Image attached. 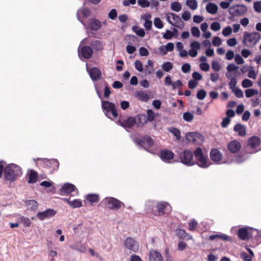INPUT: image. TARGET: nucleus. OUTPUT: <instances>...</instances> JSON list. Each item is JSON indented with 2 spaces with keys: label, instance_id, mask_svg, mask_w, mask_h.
<instances>
[{
  "label": "nucleus",
  "instance_id": "obj_1",
  "mask_svg": "<svg viewBox=\"0 0 261 261\" xmlns=\"http://www.w3.org/2000/svg\"><path fill=\"white\" fill-rule=\"evenodd\" d=\"M3 171L5 179L10 182L15 181L22 174L21 169L18 165L10 164L4 168L3 162L0 161V178L2 177Z\"/></svg>",
  "mask_w": 261,
  "mask_h": 261
},
{
  "label": "nucleus",
  "instance_id": "obj_2",
  "mask_svg": "<svg viewBox=\"0 0 261 261\" xmlns=\"http://www.w3.org/2000/svg\"><path fill=\"white\" fill-rule=\"evenodd\" d=\"M260 38V35L258 32H245L243 34L242 43L246 47H253L256 45Z\"/></svg>",
  "mask_w": 261,
  "mask_h": 261
},
{
  "label": "nucleus",
  "instance_id": "obj_3",
  "mask_svg": "<svg viewBox=\"0 0 261 261\" xmlns=\"http://www.w3.org/2000/svg\"><path fill=\"white\" fill-rule=\"evenodd\" d=\"M135 143L143 147L146 150L152 153L154 150V141L148 135L141 138H137L134 140Z\"/></svg>",
  "mask_w": 261,
  "mask_h": 261
},
{
  "label": "nucleus",
  "instance_id": "obj_4",
  "mask_svg": "<svg viewBox=\"0 0 261 261\" xmlns=\"http://www.w3.org/2000/svg\"><path fill=\"white\" fill-rule=\"evenodd\" d=\"M194 154L195 158V164L202 168H207L210 163L208 162V158L205 156L200 147H197L194 151Z\"/></svg>",
  "mask_w": 261,
  "mask_h": 261
},
{
  "label": "nucleus",
  "instance_id": "obj_5",
  "mask_svg": "<svg viewBox=\"0 0 261 261\" xmlns=\"http://www.w3.org/2000/svg\"><path fill=\"white\" fill-rule=\"evenodd\" d=\"M106 207L112 210L117 211L122 207H125V204L119 200L111 197L104 198L100 203Z\"/></svg>",
  "mask_w": 261,
  "mask_h": 261
},
{
  "label": "nucleus",
  "instance_id": "obj_6",
  "mask_svg": "<svg viewBox=\"0 0 261 261\" xmlns=\"http://www.w3.org/2000/svg\"><path fill=\"white\" fill-rule=\"evenodd\" d=\"M171 211V207L166 202L162 201L159 202L153 208L152 213L155 216H161L165 214H169Z\"/></svg>",
  "mask_w": 261,
  "mask_h": 261
},
{
  "label": "nucleus",
  "instance_id": "obj_7",
  "mask_svg": "<svg viewBox=\"0 0 261 261\" xmlns=\"http://www.w3.org/2000/svg\"><path fill=\"white\" fill-rule=\"evenodd\" d=\"M194 152L186 149L178 154L180 162L187 166H192L195 164L193 159Z\"/></svg>",
  "mask_w": 261,
  "mask_h": 261
},
{
  "label": "nucleus",
  "instance_id": "obj_8",
  "mask_svg": "<svg viewBox=\"0 0 261 261\" xmlns=\"http://www.w3.org/2000/svg\"><path fill=\"white\" fill-rule=\"evenodd\" d=\"M101 107L106 115L109 118H111V114L114 118L118 117V113L114 103L109 101L102 100Z\"/></svg>",
  "mask_w": 261,
  "mask_h": 261
},
{
  "label": "nucleus",
  "instance_id": "obj_9",
  "mask_svg": "<svg viewBox=\"0 0 261 261\" xmlns=\"http://www.w3.org/2000/svg\"><path fill=\"white\" fill-rule=\"evenodd\" d=\"M247 10V7L244 5H237L230 7L228 12L232 17H234L243 15Z\"/></svg>",
  "mask_w": 261,
  "mask_h": 261
},
{
  "label": "nucleus",
  "instance_id": "obj_10",
  "mask_svg": "<svg viewBox=\"0 0 261 261\" xmlns=\"http://www.w3.org/2000/svg\"><path fill=\"white\" fill-rule=\"evenodd\" d=\"M44 168H47L51 172L55 171L59 168V162L56 159H42L40 160Z\"/></svg>",
  "mask_w": 261,
  "mask_h": 261
},
{
  "label": "nucleus",
  "instance_id": "obj_11",
  "mask_svg": "<svg viewBox=\"0 0 261 261\" xmlns=\"http://www.w3.org/2000/svg\"><path fill=\"white\" fill-rule=\"evenodd\" d=\"M253 229L250 227H241L238 230V236L241 240H248L252 238Z\"/></svg>",
  "mask_w": 261,
  "mask_h": 261
},
{
  "label": "nucleus",
  "instance_id": "obj_12",
  "mask_svg": "<svg viewBox=\"0 0 261 261\" xmlns=\"http://www.w3.org/2000/svg\"><path fill=\"white\" fill-rule=\"evenodd\" d=\"M260 143V140L259 138L256 136H253L249 139L247 141V147H250L252 149V151H247L250 153H253L257 151V150H255V149L258 147Z\"/></svg>",
  "mask_w": 261,
  "mask_h": 261
},
{
  "label": "nucleus",
  "instance_id": "obj_13",
  "mask_svg": "<svg viewBox=\"0 0 261 261\" xmlns=\"http://www.w3.org/2000/svg\"><path fill=\"white\" fill-rule=\"evenodd\" d=\"M241 144L237 140H232L230 141L227 145L228 151L233 154L237 153L239 152L241 148Z\"/></svg>",
  "mask_w": 261,
  "mask_h": 261
},
{
  "label": "nucleus",
  "instance_id": "obj_14",
  "mask_svg": "<svg viewBox=\"0 0 261 261\" xmlns=\"http://www.w3.org/2000/svg\"><path fill=\"white\" fill-rule=\"evenodd\" d=\"M124 246L128 249L134 252H137L139 249V246L135 240L130 237L127 238L124 242Z\"/></svg>",
  "mask_w": 261,
  "mask_h": 261
},
{
  "label": "nucleus",
  "instance_id": "obj_15",
  "mask_svg": "<svg viewBox=\"0 0 261 261\" xmlns=\"http://www.w3.org/2000/svg\"><path fill=\"white\" fill-rule=\"evenodd\" d=\"M93 54V49L89 46H84L82 47L80 50H79V56H82L85 59H90Z\"/></svg>",
  "mask_w": 261,
  "mask_h": 261
},
{
  "label": "nucleus",
  "instance_id": "obj_16",
  "mask_svg": "<svg viewBox=\"0 0 261 261\" xmlns=\"http://www.w3.org/2000/svg\"><path fill=\"white\" fill-rule=\"evenodd\" d=\"M174 155V153L171 150L163 149L161 151L160 158L165 162L170 163L169 161L172 160Z\"/></svg>",
  "mask_w": 261,
  "mask_h": 261
},
{
  "label": "nucleus",
  "instance_id": "obj_17",
  "mask_svg": "<svg viewBox=\"0 0 261 261\" xmlns=\"http://www.w3.org/2000/svg\"><path fill=\"white\" fill-rule=\"evenodd\" d=\"M56 212L54 209H47L44 212L38 213L36 216L40 220H43L46 218H50L55 216Z\"/></svg>",
  "mask_w": 261,
  "mask_h": 261
},
{
  "label": "nucleus",
  "instance_id": "obj_18",
  "mask_svg": "<svg viewBox=\"0 0 261 261\" xmlns=\"http://www.w3.org/2000/svg\"><path fill=\"white\" fill-rule=\"evenodd\" d=\"M136 121L133 117H129L126 120L121 121L119 120L118 123L124 128H132L135 125Z\"/></svg>",
  "mask_w": 261,
  "mask_h": 261
},
{
  "label": "nucleus",
  "instance_id": "obj_19",
  "mask_svg": "<svg viewBox=\"0 0 261 261\" xmlns=\"http://www.w3.org/2000/svg\"><path fill=\"white\" fill-rule=\"evenodd\" d=\"M89 73L91 79L93 81H98L101 78V72L97 67L91 68L89 71Z\"/></svg>",
  "mask_w": 261,
  "mask_h": 261
},
{
  "label": "nucleus",
  "instance_id": "obj_20",
  "mask_svg": "<svg viewBox=\"0 0 261 261\" xmlns=\"http://www.w3.org/2000/svg\"><path fill=\"white\" fill-rule=\"evenodd\" d=\"M76 189L75 186L70 183L65 184L61 189V193L63 195H68Z\"/></svg>",
  "mask_w": 261,
  "mask_h": 261
},
{
  "label": "nucleus",
  "instance_id": "obj_21",
  "mask_svg": "<svg viewBox=\"0 0 261 261\" xmlns=\"http://www.w3.org/2000/svg\"><path fill=\"white\" fill-rule=\"evenodd\" d=\"M210 155L211 160L216 163L220 162L223 157L222 153L217 149H212Z\"/></svg>",
  "mask_w": 261,
  "mask_h": 261
},
{
  "label": "nucleus",
  "instance_id": "obj_22",
  "mask_svg": "<svg viewBox=\"0 0 261 261\" xmlns=\"http://www.w3.org/2000/svg\"><path fill=\"white\" fill-rule=\"evenodd\" d=\"M89 28L92 31H98L101 27V22L97 19L92 18L89 20L88 22Z\"/></svg>",
  "mask_w": 261,
  "mask_h": 261
},
{
  "label": "nucleus",
  "instance_id": "obj_23",
  "mask_svg": "<svg viewBox=\"0 0 261 261\" xmlns=\"http://www.w3.org/2000/svg\"><path fill=\"white\" fill-rule=\"evenodd\" d=\"M135 118L136 123L135 124L138 127H142L147 123L146 116L144 114H139L137 115Z\"/></svg>",
  "mask_w": 261,
  "mask_h": 261
},
{
  "label": "nucleus",
  "instance_id": "obj_24",
  "mask_svg": "<svg viewBox=\"0 0 261 261\" xmlns=\"http://www.w3.org/2000/svg\"><path fill=\"white\" fill-rule=\"evenodd\" d=\"M99 201V197L98 195L96 194H89L86 196V200L84 202L89 203L91 205H93L95 203H97Z\"/></svg>",
  "mask_w": 261,
  "mask_h": 261
},
{
  "label": "nucleus",
  "instance_id": "obj_25",
  "mask_svg": "<svg viewBox=\"0 0 261 261\" xmlns=\"http://www.w3.org/2000/svg\"><path fill=\"white\" fill-rule=\"evenodd\" d=\"M149 258L150 261H163L161 254L156 251L151 250L149 251Z\"/></svg>",
  "mask_w": 261,
  "mask_h": 261
},
{
  "label": "nucleus",
  "instance_id": "obj_26",
  "mask_svg": "<svg viewBox=\"0 0 261 261\" xmlns=\"http://www.w3.org/2000/svg\"><path fill=\"white\" fill-rule=\"evenodd\" d=\"M91 14V11L86 8H82L80 10H78L77 12V16L79 19V20L82 22V21L81 20V16L80 15H82V17H88Z\"/></svg>",
  "mask_w": 261,
  "mask_h": 261
},
{
  "label": "nucleus",
  "instance_id": "obj_27",
  "mask_svg": "<svg viewBox=\"0 0 261 261\" xmlns=\"http://www.w3.org/2000/svg\"><path fill=\"white\" fill-rule=\"evenodd\" d=\"M210 240L213 241L216 239H220L223 241L231 242V238L225 234H216L211 235L208 238Z\"/></svg>",
  "mask_w": 261,
  "mask_h": 261
},
{
  "label": "nucleus",
  "instance_id": "obj_28",
  "mask_svg": "<svg viewBox=\"0 0 261 261\" xmlns=\"http://www.w3.org/2000/svg\"><path fill=\"white\" fill-rule=\"evenodd\" d=\"M233 130L238 133L239 136L243 137L246 135V129L245 126L240 124L237 123L233 127Z\"/></svg>",
  "mask_w": 261,
  "mask_h": 261
},
{
  "label": "nucleus",
  "instance_id": "obj_29",
  "mask_svg": "<svg viewBox=\"0 0 261 261\" xmlns=\"http://www.w3.org/2000/svg\"><path fill=\"white\" fill-rule=\"evenodd\" d=\"M206 10L207 12L211 14H215L218 12V6L215 4L212 3H209L206 6Z\"/></svg>",
  "mask_w": 261,
  "mask_h": 261
},
{
  "label": "nucleus",
  "instance_id": "obj_30",
  "mask_svg": "<svg viewBox=\"0 0 261 261\" xmlns=\"http://www.w3.org/2000/svg\"><path fill=\"white\" fill-rule=\"evenodd\" d=\"M136 96L139 100L144 102H147L149 99V95L142 91H138L136 93Z\"/></svg>",
  "mask_w": 261,
  "mask_h": 261
},
{
  "label": "nucleus",
  "instance_id": "obj_31",
  "mask_svg": "<svg viewBox=\"0 0 261 261\" xmlns=\"http://www.w3.org/2000/svg\"><path fill=\"white\" fill-rule=\"evenodd\" d=\"M199 134L195 132L192 133H188L187 134V140L189 142H192L194 144H197L198 142V140H197V138H198Z\"/></svg>",
  "mask_w": 261,
  "mask_h": 261
},
{
  "label": "nucleus",
  "instance_id": "obj_32",
  "mask_svg": "<svg viewBox=\"0 0 261 261\" xmlns=\"http://www.w3.org/2000/svg\"><path fill=\"white\" fill-rule=\"evenodd\" d=\"M38 174L34 170H31V172L29 175V178L28 179V183L33 184L36 182L37 180Z\"/></svg>",
  "mask_w": 261,
  "mask_h": 261
},
{
  "label": "nucleus",
  "instance_id": "obj_33",
  "mask_svg": "<svg viewBox=\"0 0 261 261\" xmlns=\"http://www.w3.org/2000/svg\"><path fill=\"white\" fill-rule=\"evenodd\" d=\"M92 47L96 50H101L103 49L102 43L99 40L93 41L91 44Z\"/></svg>",
  "mask_w": 261,
  "mask_h": 261
},
{
  "label": "nucleus",
  "instance_id": "obj_34",
  "mask_svg": "<svg viewBox=\"0 0 261 261\" xmlns=\"http://www.w3.org/2000/svg\"><path fill=\"white\" fill-rule=\"evenodd\" d=\"M132 30L138 36L141 37H144L145 35L144 30L143 29L139 28V27L137 25L133 26Z\"/></svg>",
  "mask_w": 261,
  "mask_h": 261
},
{
  "label": "nucleus",
  "instance_id": "obj_35",
  "mask_svg": "<svg viewBox=\"0 0 261 261\" xmlns=\"http://www.w3.org/2000/svg\"><path fill=\"white\" fill-rule=\"evenodd\" d=\"M177 236L181 239H189L190 236L183 229H179L177 232Z\"/></svg>",
  "mask_w": 261,
  "mask_h": 261
},
{
  "label": "nucleus",
  "instance_id": "obj_36",
  "mask_svg": "<svg viewBox=\"0 0 261 261\" xmlns=\"http://www.w3.org/2000/svg\"><path fill=\"white\" fill-rule=\"evenodd\" d=\"M169 132L175 136L176 139L179 140L180 139V132L179 129L175 127H170Z\"/></svg>",
  "mask_w": 261,
  "mask_h": 261
},
{
  "label": "nucleus",
  "instance_id": "obj_37",
  "mask_svg": "<svg viewBox=\"0 0 261 261\" xmlns=\"http://www.w3.org/2000/svg\"><path fill=\"white\" fill-rule=\"evenodd\" d=\"M82 205V202L80 199H74L71 201L70 206L73 208H75L81 207Z\"/></svg>",
  "mask_w": 261,
  "mask_h": 261
},
{
  "label": "nucleus",
  "instance_id": "obj_38",
  "mask_svg": "<svg viewBox=\"0 0 261 261\" xmlns=\"http://www.w3.org/2000/svg\"><path fill=\"white\" fill-rule=\"evenodd\" d=\"M186 5L193 10H196L197 8L196 0H187Z\"/></svg>",
  "mask_w": 261,
  "mask_h": 261
},
{
  "label": "nucleus",
  "instance_id": "obj_39",
  "mask_svg": "<svg viewBox=\"0 0 261 261\" xmlns=\"http://www.w3.org/2000/svg\"><path fill=\"white\" fill-rule=\"evenodd\" d=\"M193 115L189 112H186L183 114V119L187 122L192 121L193 120Z\"/></svg>",
  "mask_w": 261,
  "mask_h": 261
},
{
  "label": "nucleus",
  "instance_id": "obj_40",
  "mask_svg": "<svg viewBox=\"0 0 261 261\" xmlns=\"http://www.w3.org/2000/svg\"><path fill=\"white\" fill-rule=\"evenodd\" d=\"M27 204L30 206L32 210H36L38 206L37 202L34 200H30L27 201Z\"/></svg>",
  "mask_w": 261,
  "mask_h": 261
},
{
  "label": "nucleus",
  "instance_id": "obj_41",
  "mask_svg": "<svg viewBox=\"0 0 261 261\" xmlns=\"http://www.w3.org/2000/svg\"><path fill=\"white\" fill-rule=\"evenodd\" d=\"M146 119H147V122H151L155 118V114L154 112L152 110H148L147 111Z\"/></svg>",
  "mask_w": 261,
  "mask_h": 261
},
{
  "label": "nucleus",
  "instance_id": "obj_42",
  "mask_svg": "<svg viewBox=\"0 0 261 261\" xmlns=\"http://www.w3.org/2000/svg\"><path fill=\"white\" fill-rule=\"evenodd\" d=\"M171 8L175 12H179L181 9V6L179 2H174L172 3Z\"/></svg>",
  "mask_w": 261,
  "mask_h": 261
},
{
  "label": "nucleus",
  "instance_id": "obj_43",
  "mask_svg": "<svg viewBox=\"0 0 261 261\" xmlns=\"http://www.w3.org/2000/svg\"><path fill=\"white\" fill-rule=\"evenodd\" d=\"M162 67L164 71L168 72L172 69L173 65L170 62H166L162 65Z\"/></svg>",
  "mask_w": 261,
  "mask_h": 261
},
{
  "label": "nucleus",
  "instance_id": "obj_44",
  "mask_svg": "<svg viewBox=\"0 0 261 261\" xmlns=\"http://www.w3.org/2000/svg\"><path fill=\"white\" fill-rule=\"evenodd\" d=\"M257 93L258 91L253 89H248L245 90V95L248 98L251 97Z\"/></svg>",
  "mask_w": 261,
  "mask_h": 261
},
{
  "label": "nucleus",
  "instance_id": "obj_45",
  "mask_svg": "<svg viewBox=\"0 0 261 261\" xmlns=\"http://www.w3.org/2000/svg\"><path fill=\"white\" fill-rule=\"evenodd\" d=\"M20 221L23 223L24 226L26 227H30L32 223L31 220L29 218L24 217L23 216L20 217Z\"/></svg>",
  "mask_w": 261,
  "mask_h": 261
},
{
  "label": "nucleus",
  "instance_id": "obj_46",
  "mask_svg": "<svg viewBox=\"0 0 261 261\" xmlns=\"http://www.w3.org/2000/svg\"><path fill=\"white\" fill-rule=\"evenodd\" d=\"M197 225L198 223L195 220H191L188 224L189 230L191 231L195 230L197 228Z\"/></svg>",
  "mask_w": 261,
  "mask_h": 261
},
{
  "label": "nucleus",
  "instance_id": "obj_47",
  "mask_svg": "<svg viewBox=\"0 0 261 261\" xmlns=\"http://www.w3.org/2000/svg\"><path fill=\"white\" fill-rule=\"evenodd\" d=\"M206 95V93L205 90L201 89L197 92V98L199 100L203 99Z\"/></svg>",
  "mask_w": 261,
  "mask_h": 261
},
{
  "label": "nucleus",
  "instance_id": "obj_48",
  "mask_svg": "<svg viewBox=\"0 0 261 261\" xmlns=\"http://www.w3.org/2000/svg\"><path fill=\"white\" fill-rule=\"evenodd\" d=\"M154 25L158 29H162L163 27V23L160 18L156 17L154 19Z\"/></svg>",
  "mask_w": 261,
  "mask_h": 261
},
{
  "label": "nucleus",
  "instance_id": "obj_49",
  "mask_svg": "<svg viewBox=\"0 0 261 261\" xmlns=\"http://www.w3.org/2000/svg\"><path fill=\"white\" fill-rule=\"evenodd\" d=\"M237 84V79L234 76L231 78L230 81L229 82L228 85L229 86L230 89L232 90L236 88V86Z\"/></svg>",
  "mask_w": 261,
  "mask_h": 261
},
{
  "label": "nucleus",
  "instance_id": "obj_50",
  "mask_svg": "<svg viewBox=\"0 0 261 261\" xmlns=\"http://www.w3.org/2000/svg\"><path fill=\"white\" fill-rule=\"evenodd\" d=\"M212 68L216 71H219L221 69L220 65L217 61H213L212 62Z\"/></svg>",
  "mask_w": 261,
  "mask_h": 261
},
{
  "label": "nucleus",
  "instance_id": "obj_51",
  "mask_svg": "<svg viewBox=\"0 0 261 261\" xmlns=\"http://www.w3.org/2000/svg\"><path fill=\"white\" fill-rule=\"evenodd\" d=\"M253 83L248 79H245L242 81V85L244 88H248L252 86Z\"/></svg>",
  "mask_w": 261,
  "mask_h": 261
},
{
  "label": "nucleus",
  "instance_id": "obj_52",
  "mask_svg": "<svg viewBox=\"0 0 261 261\" xmlns=\"http://www.w3.org/2000/svg\"><path fill=\"white\" fill-rule=\"evenodd\" d=\"M138 5L142 8H146L149 6L150 3L148 0H138Z\"/></svg>",
  "mask_w": 261,
  "mask_h": 261
},
{
  "label": "nucleus",
  "instance_id": "obj_53",
  "mask_svg": "<svg viewBox=\"0 0 261 261\" xmlns=\"http://www.w3.org/2000/svg\"><path fill=\"white\" fill-rule=\"evenodd\" d=\"M191 33L193 36L198 37L200 35V32L199 29L196 27H193L191 28Z\"/></svg>",
  "mask_w": 261,
  "mask_h": 261
},
{
  "label": "nucleus",
  "instance_id": "obj_54",
  "mask_svg": "<svg viewBox=\"0 0 261 261\" xmlns=\"http://www.w3.org/2000/svg\"><path fill=\"white\" fill-rule=\"evenodd\" d=\"M174 36L173 33L170 30H167L166 33L163 35V37L165 39H171Z\"/></svg>",
  "mask_w": 261,
  "mask_h": 261
},
{
  "label": "nucleus",
  "instance_id": "obj_55",
  "mask_svg": "<svg viewBox=\"0 0 261 261\" xmlns=\"http://www.w3.org/2000/svg\"><path fill=\"white\" fill-rule=\"evenodd\" d=\"M221 28L220 24L218 22H214L211 25V29L214 31H218Z\"/></svg>",
  "mask_w": 261,
  "mask_h": 261
},
{
  "label": "nucleus",
  "instance_id": "obj_56",
  "mask_svg": "<svg viewBox=\"0 0 261 261\" xmlns=\"http://www.w3.org/2000/svg\"><path fill=\"white\" fill-rule=\"evenodd\" d=\"M135 68L139 71H142L143 70V64L140 60H136L135 63Z\"/></svg>",
  "mask_w": 261,
  "mask_h": 261
},
{
  "label": "nucleus",
  "instance_id": "obj_57",
  "mask_svg": "<svg viewBox=\"0 0 261 261\" xmlns=\"http://www.w3.org/2000/svg\"><path fill=\"white\" fill-rule=\"evenodd\" d=\"M232 33V29L230 27L228 26L225 28L222 31V34L224 36H228Z\"/></svg>",
  "mask_w": 261,
  "mask_h": 261
},
{
  "label": "nucleus",
  "instance_id": "obj_58",
  "mask_svg": "<svg viewBox=\"0 0 261 261\" xmlns=\"http://www.w3.org/2000/svg\"><path fill=\"white\" fill-rule=\"evenodd\" d=\"M182 86V84L180 80H177L176 82L173 83L172 85L173 90H175L176 88L181 89Z\"/></svg>",
  "mask_w": 261,
  "mask_h": 261
},
{
  "label": "nucleus",
  "instance_id": "obj_59",
  "mask_svg": "<svg viewBox=\"0 0 261 261\" xmlns=\"http://www.w3.org/2000/svg\"><path fill=\"white\" fill-rule=\"evenodd\" d=\"M169 15H170L172 16V19L175 21L176 23L177 24L181 22V18L178 15L172 13H169Z\"/></svg>",
  "mask_w": 261,
  "mask_h": 261
},
{
  "label": "nucleus",
  "instance_id": "obj_60",
  "mask_svg": "<svg viewBox=\"0 0 261 261\" xmlns=\"http://www.w3.org/2000/svg\"><path fill=\"white\" fill-rule=\"evenodd\" d=\"M222 43L221 39L219 37H215L212 41L213 45L215 46H219Z\"/></svg>",
  "mask_w": 261,
  "mask_h": 261
},
{
  "label": "nucleus",
  "instance_id": "obj_61",
  "mask_svg": "<svg viewBox=\"0 0 261 261\" xmlns=\"http://www.w3.org/2000/svg\"><path fill=\"white\" fill-rule=\"evenodd\" d=\"M182 71L184 73H188L191 70V65L189 63H185L181 67Z\"/></svg>",
  "mask_w": 261,
  "mask_h": 261
},
{
  "label": "nucleus",
  "instance_id": "obj_62",
  "mask_svg": "<svg viewBox=\"0 0 261 261\" xmlns=\"http://www.w3.org/2000/svg\"><path fill=\"white\" fill-rule=\"evenodd\" d=\"M234 93L235 95L238 98H242L243 97V93L240 89H234L232 90Z\"/></svg>",
  "mask_w": 261,
  "mask_h": 261
},
{
  "label": "nucleus",
  "instance_id": "obj_63",
  "mask_svg": "<svg viewBox=\"0 0 261 261\" xmlns=\"http://www.w3.org/2000/svg\"><path fill=\"white\" fill-rule=\"evenodd\" d=\"M181 18L185 21L189 20L191 18V13L189 11H185L181 15Z\"/></svg>",
  "mask_w": 261,
  "mask_h": 261
},
{
  "label": "nucleus",
  "instance_id": "obj_64",
  "mask_svg": "<svg viewBox=\"0 0 261 261\" xmlns=\"http://www.w3.org/2000/svg\"><path fill=\"white\" fill-rule=\"evenodd\" d=\"M254 8L257 12H261V1L255 2L254 3Z\"/></svg>",
  "mask_w": 261,
  "mask_h": 261
}]
</instances>
